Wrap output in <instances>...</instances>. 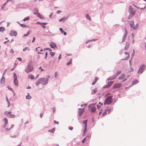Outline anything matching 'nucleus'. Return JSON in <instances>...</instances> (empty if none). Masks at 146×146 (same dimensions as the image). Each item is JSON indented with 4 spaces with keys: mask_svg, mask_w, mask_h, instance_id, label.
Returning a JSON list of instances; mask_svg holds the SVG:
<instances>
[{
    "mask_svg": "<svg viewBox=\"0 0 146 146\" xmlns=\"http://www.w3.org/2000/svg\"><path fill=\"white\" fill-rule=\"evenodd\" d=\"M86 105H87L86 104H83V105H81V107H83V106H84V108H85V107L86 106Z\"/></svg>",
    "mask_w": 146,
    "mask_h": 146,
    "instance_id": "nucleus-47",
    "label": "nucleus"
},
{
    "mask_svg": "<svg viewBox=\"0 0 146 146\" xmlns=\"http://www.w3.org/2000/svg\"><path fill=\"white\" fill-rule=\"evenodd\" d=\"M129 24L130 27L135 30L136 29L138 26V24H136L135 26L134 25V22L133 21H131L129 22Z\"/></svg>",
    "mask_w": 146,
    "mask_h": 146,
    "instance_id": "nucleus-5",
    "label": "nucleus"
},
{
    "mask_svg": "<svg viewBox=\"0 0 146 146\" xmlns=\"http://www.w3.org/2000/svg\"><path fill=\"white\" fill-rule=\"evenodd\" d=\"M31 98V97L29 96V94H28L26 96V98L27 99H30Z\"/></svg>",
    "mask_w": 146,
    "mask_h": 146,
    "instance_id": "nucleus-41",
    "label": "nucleus"
},
{
    "mask_svg": "<svg viewBox=\"0 0 146 146\" xmlns=\"http://www.w3.org/2000/svg\"><path fill=\"white\" fill-rule=\"evenodd\" d=\"M54 124H59V123L58 121H56L55 120H54Z\"/></svg>",
    "mask_w": 146,
    "mask_h": 146,
    "instance_id": "nucleus-44",
    "label": "nucleus"
},
{
    "mask_svg": "<svg viewBox=\"0 0 146 146\" xmlns=\"http://www.w3.org/2000/svg\"><path fill=\"white\" fill-rule=\"evenodd\" d=\"M29 19H30V18H29V17H25V18L24 19L23 21H25L26 20H29Z\"/></svg>",
    "mask_w": 146,
    "mask_h": 146,
    "instance_id": "nucleus-35",
    "label": "nucleus"
},
{
    "mask_svg": "<svg viewBox=\"0 0 146 146\" xmlns=\"http://www.w3.org/2000/svg\"><path fill=\"white\" fill-rule=\"evenodd\" d=\"M30 122L29 121H27L25 123V124H27L29 123Z\"/></svg>",
    "mask_w": 146,
    "mask_h": 146,
    "instance_id": "nucleus-52",
    "label": "nucleus"
},
{
    "mask_svg": "<svg viewBox=\"0 0 146 146\" xmlns=\"http://www.w3.org/2000/svg\"><path fill=\"white\" fill-rule=\"evenodd\" d=\"M99 78L97 77H95L94 80L93 82L92 85H93L95 84Z\"/></svg>",
    "mask_w": 146,
    "mask_h": 146,
    "instance_id": "nucleus-25",
    "label": "nucleus"
},
{
    "mask_svg": "<svg viewBox=\"0 0 146 146\" xmlns=\"http://www.w3.org/2000/svg\"><path fill=\"white\" fill-rule=\"evenodd\" d=\"M17 23L19 24L22 27H25L27 28L29 27V26L25 24H21L19 23V22H17Z\"/></svg>",
    "mask_w": 146,
    "mask_h": 146,
    "instance_id": "nucleus-18",
    "label": "nucleus"
},
{
    "mask_svg": "<svg viewBox=\"0 0 146 146\" xmlns=\"http://www.w3.org/2000/svg\"><path fill=\"white\" fill-rule=\"evenodd\" d=\"M44 49H45L46 50H49L50 51H51V50H52L50 48H45Z\"/></svg>",
    "mask_w": 146,
    "mask_h": 146,
    "instance_id": "nucleus-46",
    "label": "nucleus"
},
{
    "mask_svg": "<svg viewBox=\"0 0 146 146\" xmlns=\"http://www.w3.org/2000/svg\"><path fill=\"white\" fill-rule=\"evenodd\" d=\"M61 12V11H58L57 12V13L58 14H59Z\"/></svg>",
    "mask_w": 146,
    "mask_h": 146,
    "instance_id": "nucleus-64",
    "label": "nucleus"
},
{
    "mask_svg": "<svg viewBox=\"0 0 146 146\" xmlns=\"http://www.w3.org/2000/svg\"><path fill=\"white\" fill-rule=\"evenodd\" d=\"M39 69H40L41 70V71H42L44 70L43 69H42V67L41 66L39 68Z\"/></svg>",
    "mask_w": 146,
    "mask_h": 146,
    "instance_id": "nucleus-62",
    "label": "nucleus"
},
{
    "mask_svg": "<svg viewBox=\"0 0 146 146\" xmlns=\"http://www.w3.org/2000/svg\"><path fill=\"white\" fill-rule=\"evenodd\" d=\"M129 44L128 42H126V45L125 46V49L127 50L129 47Z\"/></svg>",
    "mask_w": 146,
    "mask_h": 146,
    "instance_id": "nucleus-23",
    "label": "nucleus"
},
{
    "mask_svg": "<svg viewBox=\"0 0 146 146\" xmlns=\"http://www.w3.org/2000/svg\"><path fill=\"white\" fill-rule=\"evenodd\" d=\"M10 35L11 36H16L17 35V33L14 31H11L10 33Z\"/></svg>",
    "mask_w": 146,
    "mask_h": 146,
    "instance_id": "nucleus-16",
    "label": "nucleus"
},
{
    "mask_svg": "<svg viewBox=\"0 0 146 146\" xmlns=\"http://www.w3.org/2000/svg\"><path fill=\"white\" fill-rule=\"evenodd\" d=\"M13 78L14 83L16 86H17L18 84V83L17 79V76L15 73H14L13 74Z\"/></svg>",
    "mask_w": 146,
    "mask_h": 146,
    "instance_id": "nucleus-7",
    "label": "nucleus"
},
{
    "mask_svg": "<svg viewBox=\"0 0 146 146\" xmlns=\"http://www.w3.org/2000/svg\"><path fill=\"white\" fill-rule=\"evenodd\" d=\"M5 80V77L3 76L1 78V84H3L4 83Z\"/></svg>",
    "mask_w": 146,
    "mask_h": 146,
    "instance_id": "nucleus-27",
    "label": "nucleus"
},
{
    "mask_svg": "<svg viewBox=\"0 0 146 146\" xmlns=\"http://www.w3.org/2000/svg\"><path fill=\"white\" fill-rule=\"evenodd\" d=\"M89 137V136H88V137L86 136L85 138H84L83 139V140H82V143H84L85 142L86 140L88 139V138Z\"/></svg>",
    "mask_w": 146,
    "mask_h": 146,
    "instance_id": "nucleus-28",
    "label": "nucleus"
},
{
    "mask_svg": "<svg viewBox=\"0 0 146 146\" xmlns=\"http://www.w3.org/2000/svg\"><path fill=\"white\" fill-rule=\"evenodd\" d=\"M64 19H65L64 17H63V18H62L60 19L59 21H63Z\"/></svg>",
    "mask_w": 146,
    "mask_h": 146,
    "instance_id": "nucleus-51",
    "label": "nucleus"
},
{
    "mask_svg": "<svg viewBox=\"0 0 146 146\" xmlns=\"http://www.w3.org/2000/svg\"><path fill=\"white\" fill-rule=\"evenodd\" d=\"M88 107L90 110L92 112L96 110V105L94 104H90L89 106Z\"/></svg>",
    "mask_w": 146,
    "mask_h": 146,
    "instance_id": "nucleus-4",
    "label": "nucleus"
},
{
    "mask_svg": "<svg viewBox=\"0 0 146 146\" xmlns=\"http://www.w3.org/2000/svg\"><path fill=\"white\" fill-rule=\"evenodd\" d=\"M40 24H41L44 25H46L47 24V23H40Z\"/></svg>",
    "mask_w": 146,
    "mask_h": 146,
    "instance_id": "nucleus-55",
    "label": "nucleus"
},
{
    "mask_svg": "<svg viewBox=\"0 0 146 146\" xmlns=\"http://www.w3.org/2000/svg\"><path fill=\"white\" fill-rule=\"evenodd\" d=\"M28 49V50H29L30 49L29 48V47H25V48L23 49V51H26Z\"/></svg>",
    "mask_w": 146,
    "mask_h": 146,
    "instance_id": "nucleus-42",
    "label": "nucleus"
},
{
    "mask_svg": "<svg viewBox=\"0 0 146 146\" xmlns=\"http://www.w3.org/2000/svg\"><path fill=\"white\" fill-rule=\"evenodd\" d=\"M5 30V29L4 27H0V32H3Z\"/></svg>",
    "mask_w": 146,
    "mask_h": 146,
    "instance_id": "nucleus-31",
    "label": "nucleus"
},
{
    "mask_svg": "<svg viewBox=\"0 0 146 146\" xmlns=\"http://www.w3.org/2000/svg\"><path fill=\"white\" fill-rule=\"evenodd\" d=\"M17 59L20 61L22 60V59L20 58H17Z\"/></svg>",
    "mask_w": 146,
    "mask_h": 146,
    "instance_id": "nucleus-54",
    "label": "nucleus"
},
{
    "mask_svg": "<svg viewBox=\"0 0 146 146\" xmlns=\"http://www.w3.org/2000/svg\"><path fill=\"white\" fill-rule=\"evenodd\" d=\"M111 111L110 109H108L106 110L103 113L102 116H104L107 113H110V111Z\"/></svg>",
    "mask_w": 146,
    "mask_h": 146,
    "instance_id": "nucleus-15",
    "label": "nucleus"
},
{
    "mask_svg": "<svg viewBox=\"0 0 146 146\" xmlns=\"http://www.w3.org/2000/svg\"><path fill=\"white\" fill-rule=\"evenodd\" d=\"M41 80L39 79L36 82L35 84L36 85H38L40 84H41Z\"/></svg>",
    "mask_w": 146,
    "mask_h": 146,
    "instance_id": "nucleus-24",
    "label": "nucleus"
},
{
    "mask_svg": "<svg viewBox=\"0 0 146 146\" xmlns=\"http://www.w3.org/2000/svg\"><path fill=\"white\" fill-rule=\"evenodd\" d=\"M83 122L84 125L85 127V128L87 127V120H84L83 121Z\"/></svg>",
    "mask_w": 146,
    "mask_h": 146,
    "instance_id": "nucleus-29",
    "label": "nucleus"
},
{
    "mask_svg": "<svg viewBox=\"0 0 146 146\" xmlns=\"http://www.w3.org/2000/svg\"><path fill=\"white\" fill-rule=\"evenodd\" d=\"M85 111V108H80L78 110V114L79 116H81Z\"/></svg>",
    "mask_w": 146,
    "mask_h": 146,
    "instance_id": "nucleus-9",
    "label": "nucleus"
},
{
    "mask_svg": "<svg viewBox=\"0 0 146 146\" xmlns=\"http://www.w3.org/2000/svg\"><path fill=\"white\" fill-rule=\"evenodd\" d=\"M86 18L89 20L90 21L91 20V19L88 14H87L86 16Z\"/></svg>",
    "mask_w": 146,
    "mask_h": 146,
    "instance_id": "nucleus-33",
    "label": "nucleus"
},
{
    "mask_svg": "<svg viewBox=\"0 0 146 146\" xmlns=\"http://www.w3.org/2000/svg\"><path fill=\"white\" fill-rule=\"evenodd\" d=\"M50 54L52 56H53L54 55L55 53L52 52H50Z\"/></svg>",
    "mask_w": 146,
    "mask_h": 146,
    "instance_id": "nucleus-43",
    "label": "nucleus"
},
{
    "mask_svg": "<svg viewBox=\"0 0 146 146\" xmlns=\"http://www.w3.org/2000/svg\"><path fill=\"white\" fill-rule=\"evenodd\" d=\"M35 37H34L33 38V40L32 41V42H33L35 41Z\"/></svg>",
    "mask_w": 146,
    "mask_h": 146,
    "instance_id": "nucleus-56",
    "label": "nucleus"
},
{
    "mask_svg": "<svg viewBox=\"0 0 146 146\" xmlns=\"http://www.w3.org/2000/svg\"><path fill=\"white\" fill-rule=\"evenodd\" d=\"M102 110H101V111L99 112V115H100L102 113Z\"/></svg>",
    "mask_w": 146,
    "mask_h": 146,
    "instance_id": "nucleus-60",
    "label": "nucleus"
},
{
    "mask_svg": "<svg viewBox=\"0 0 146 146\" xmlns=\"http://www.w3.org/2000/svg\"><path fill=\"white\" fill-rule=\"evenodd\" d=\"M34 14L36 15L37 16L39 17L40 18H41V17H40L41 15L39 13H34Z\"/></svg>",
    "mask_w": 146,
    "mask_h": 146,
    "instance_id": "nucleus-37",
    "label": "nucleus"
},
{
    "mask_svg": "<svg viewBox=\"0 0 146 146\" xmlns=\"http://www.w3.org/2000/svg\"><path fill=\"white\" fill-rule=\"evenodd\" d=\"M73 129V127H69V129L70 130H72V129Z\"/></svg>",
    "mask_w": 146,
    "mask_h": 146,
    "instance_id": "nucleus-57",
    "label": "nucleus"
},
{
    "mask_svg": "<svg viewBox=\"0 0 146 146\" xmlns=\"http://www.w3.org/2000/svg\"><path fill=\"white\" fill-rule=\"evenodd\" d=\"M113 83V81H111L108 83V84L106 87V88H108Z\"/></svg>",
    "mask_w": 146,
    "mask_h": 146,
    "instance_id": "nucleus-19",
    "label": "nucleus"
},
{
    "mask_svg": "<svg viewBox=\"0 0 146 146\" xmlns=\"http://www.w3.org/2000/svg\"><path fill=\"white\" fill-rule=\"evenodd\" d=\"M138 82V81L137 80H135L133 82H132V83L133 84H137Z\"/></svg>",
    "mask_w": 146,
    "mask_h": 146,
    "instance_id": "nucleus-36",
    "label": "nucleus"
},
{
    "mask_svg": "<svg viewBox=\"0 0 146 146\" xmlns=\"http://www.w3.org/2000/svg\"><path fill=\"white\" fill-rule=\"evenodd\" d=\"M35 12L34 13H38V10L37 9H35Z\"/></svg>",
    "mask_w": 146,
    "mask_h": 146,
    "instance_id": "nucleus-58",
    "label": "nucleus"
},
{
    "mask_svg": "<svg viewBox=\"0 0 146 146\" xmlns=\"http://www.w3.org/2000/svg\"><path fill=\"white\" fill-rule=\"evenodd\" d=\"M125 33H124V35H123V38L122 41H124L125 40V39H126V37L127 35V30H126V29L125 28Z\"/></svg>",
    "mask_w": 146,
    "mask_h": 146,
    "instance_id": "nucleus-14",
    "label": "nucleus"
},
{
    "mask_svg": "<svg viewBox=\"0 0 146 146\" xmlns=\"http://www.w3.org/2000/svg\"><path fill=\"white\" fill-rule=\"evenodd\" d=\"M122 86V84L120 83H117L114 84L113 86V89L116 88L120 87Z\"/></svg>",
    "mask_w": 146,
    "mask_h": 146,
    "instance_id": "nucleus-11",
    "label": "nucleus"
},
{
    "mask_svg": "<svg viewBox=\"0 0 146 146\" xmlns=\"http://www.w3.org/2000/svg\"><path fill=\"white\" fill-rule=\"evenodd\" d=\"M41 80V84L42 85L46 84L47 83V80L45 78H39Z\"/></svg>",
    "mask_w": 146,
    "mask_h": 146,
    "instance_id": "nucleus-10",
    "label": "nucleus"
},
{
    "mask_svg": "<svg viewBox=\"0 0 146 146\" xmlns=\"http://www.w3.org/2000/svg\"><path fill=\"white\" fill-rule=\"evenodd\" d=\"M118 79L120 80L122 82H124L126 80V79L125 78V75L123 74H121Z\"/></svg>",
    "mask_w": 146,
    "mask_h": 146,
    "instance_id": "nucleus-6",
    "label": "nucleus"
},
{
    "mask_svg": "<svg viewBox=\"0 0 146 146\" xmlns=\"http://www.w3.org/2000/svg\"><path fill=\"white\" fill-rule=\"evenodd\" d=\"M113 96H110L107 97L105 100L104 104V105L106 104L109 105L111 103L112 101V98Z\"/></svg>",
    "mask_w": 146,
    "mask_h": 146,
    "instance_id": "nucleus-2",
    "label": "nucleus"
},
{
    "mask_svg": "<svg viewBox=\"0 0 146 146\" xmlns=\"http://www.w3.org/2000/svg\"><path fill=\"white\" fill-rule=\"evenodd\" d=\"M146 68V66L144 65H141L139 67V69L137 73L138 74H141L143 72L144 70Z\"/></svg>",
    "mask_w": 146,
    "mask_h": 146,
    "instance_id": "nucleus-3",
    "label": "nucleus"
},
{
    "mask_svg": "<svg viewBox=\"0 0 146 146\" xmlns=\"http://www.w3.org/2000/svg\"><path fill=\"white\" fill-rule=\"evenodd\" d=\"M43 116V113H41L40 114V116L41 118H42Z\"/></svg>",
    "mask_w": 146,
    "mask_h": 146,
    "instance_id": "nucleus-61",
    "label": "nucleus"
},
{
    "mask_svg": "<svg viewBox=\"0 0 146 146\" xmlns=\"http://www.w3.org/2000/svg\"><path fill=\"white\" fill-rule=\"evenodd\" d=\"M134 54H135V51L134 50H133V53L132 54H131L132 57L134 56Z\"/></svg>",
    "mask_w": 146,
    "mask_h": 146,
    "instance_id": "nucleus-49",
    "label": "nucleus"
},
{
    "mask_svg": "<svg viewBox=\"0 0 146 146\" xmlns=\"http://www.w3.org/2000/svg\"><path fill=\"white\" fill-rule=\"evenodd\" d=\"M34 69L33 66L31 64H29L25 69V71L27 73L32 72Z\"/></svg>",
    "mask_w": 146,
    "mask_h": 146,
    "instance_id": "nucleus-1",
    "label": "nucleus"
},
{
    "mask_svg": "<svg viewBox=\"0 0 146 146\" xmlns=\"http://www.w3.org/2000/svg\"><path fill=\"white\" fill-rule=\"evenodd\" d=\"M72 59H70V60L69 62L67 63L66 64L67 65H70V64H72Z\"/></svg>",
    "mask_w": 146,
    "mask_h": 146,
    "instance_id": "nucleus-34",
    "label": "nucleus"
},
{
    "mask_svg": "<svg viewBox=\"0 0 146 146\" xmlns=\"http://www.w3.org/2000/svg\"><path fill=\"white\" fill-rule=\"evenodd\" d=\"M30 31H29L26 34H25L23 35V36L25 37L27 36L30 34Z\"/></svg>",
    "mask_w": 146,
    "mask_h": 146,
    "instance_id": "nucleus-38",
    "label": "nucleus"
},
{
    "mask_svg": "<svg viewBox=\"0 0 146 146\" xmlns=\"http://www.w3.org/2000/svg\"><path fill=\"white\" fill-rule=\"evenodd\" d=\"M28 76V78H30L31 79L33 80L34 78V76L32 75H29Z\"/></svg>",
    "mask_w": 146,
    "mask_h": 146,
    "instance_id": "nucleus-32",
    "label": "nucleus"
},
{
    "mask_svg": "<svg viewBox=\"0 0 146 146\" xmlns=\"http://www.w3.org/2000/svg\"><path fill=\"white\" fill-rule=\"evenodd\" d=\"M125 55H127V57H126L125 59V60H128L129 58V53H128V52H125Z\"/></svg>",
    "mask_w": 146,
    "mask_h": 146,
    "instance_id": "nucleus-20",
    "label": "nucleus"
},
{
    "mask_svg": "<svg viewBox=\"0 0 146 146\" xmlns=\"http://www.w3.org/2000/svg\"><path fill=\"white\" fill-rule=\"evenodd\" d=\"M97 91L98 89L97 88H96L93 90L92 92V93L93 94H94L97 92Z\"/></svg>",
    "mask_w": 146,
    "mask_h": 146,
    "instance_id": "nucleus-26",
    "label": "nucleus"
},
{
    "mask_svg": "<svg viewBox=\"0 0 146 146\" xmlns=\"http://www.w3.org/2000/svg\"><path fill=\"white\" fill-rule=\"evenodd\" d=\"M117 76L115 75H114V76H113L111 78H109L108 79V80H113L114 79H115L116 77H117Z\"/></svg>",
    "mask_w": 146,
    "mask_h": 146,
    "instance_id": "nucleus-30",
    "label": "nucleus"
},
{
    "mask_svg": "<svg viewBox=\"0 0 146 146\" xmlns=\"http://www.w3.org/2000/svg\"><path fill=\"white\" fill-rule=\"evenodd\" d=\"M57 72H56L55 73V74H54V77H56L57 76Z\"/></svg>",
    "mask_w": 146,
    "mask_h": 146,
    "instance_id": "nucleus-53",
    "label": "nucleus"
},
{
    "mask_svg": "<svg viewBox=\"0 0 146 146\" xmlns=\"http://www.w3.org/2000/svg\"><path fill=\"white\" fill-rule=\"evenodd\" d=\"M52 110L53 111V113H54V111H55V109L54 108H52Z\"/></svg>",
    "mask_w": 146,
    "mask_h": 146,
    "instance_id": "nucleus-63",
    "label": "nucleus"
},
{
    "mask_svg": "<svg viewBox=\"0 0 146 146\" xmlns=\"http://www.w3.org/2000/svg\"><path fill=\"white\" fill-rule=\"evenodd\" d=\"M129 12L130 15L131 16H133L135 13V11L132 10V9L131 7V6L129 7Z\"/></svg>",
    "mask_w": 146,
    "mask_h": 146,
    "instance_id": "nucleus-13",
    "label": "nucleus"
},
{
    "mask_svg": "<svg viewBox=\"0 0 146 146\" xmlns=\"http://www.w3.org/2000/svg\"><path fill=\"white\" fill-rule=\"evenodd\" d=\"M6 126H7L5 128L7 131H8L13 127V125L9 124L7 125Z\"/></svg>",
    "mask_w": 146,
    "mask_h": 146,
    "instance_id": "nucleus-12",
    "label": "nucleus"
},
{
    "mask_svg": "<svg viewBox=\"0 0 146 146\" xmlns=\"http://www.w3.org/2000/svg\"><path fill=\"white\" fill-rule=\"evenodd\" d=\"M60 30L62 34L63 33L64 34V35H66V34H67L64 31L62 28H60Z\"/></svg>",
    "mask_w": 146,
    "mask_h": 146,
    "instance_id": "nucleus-22",
    "label": "nucleus"
},
{
    "mask_svg": "<svg viewBox=\"0 0 146 146\" xmlns=\"http://www.w3.org/2000/svg\"><path fill=\"white\" fill-rule=\"evenodd\" d=\"M86 128L87 127H86L85 128V127H84V133H85V132L87 130Z\"/></svg>",
    "mask_w": 146,
    "mask_h": 146,
    "instance_id": "nucleus-59",
    "label": "nucleus"
},
{
    "mask_svg": "<svg viewBox=\"0 0 146 146\" xmlns=\"http://www.w3.org/2000/svg\"><path fill=\"white\" fill-rule=\"evenodd\" d=\"M50 46L51 48H53L56 46V45L53 42H52L50 43Z\"/></svg>",
    "mask_w": 146,
    "mask_h": 146,
    "instance_id": "nucleus-21",
    "label": "nucleus"
},
{
    "mask_svg": "<svg viewBox=\"0 0 146 146\" xmlns=\"http://www.w3.org/2000/svg\"><path fill=\"white\" fill-rule=\"evenodd\" d=\"M10 52L12 54L13 53H14V51L12 49H11L10 50Z\"/></svg>",
    "mask_w": 146,
    "mask_h": 146,
    "instance_id": "nucleus-45",
    "label": "nucleus"
},
{
    "mask_svg": "<svg viewBox=\"0 0 146 146\" xmlns=\"http://www.w3.org/2000/svg\"><path fill=\"white\" fill-rule=\"evenodd\" d=\"M4 121L5 122V125H4V128H5L7 126H6V125L8 123V121L6 117L4 119Z\"/></svg>",
    "mask_w": 146,
    "mask_h": 146,
    "instance_id": "nucleus-17",
    "label": "nucleus"
},
{
    "mask_svg": "<svg viewBox=\"0 0 146 146\" xmlns=\"http://www.w3.org/2000/svg\"><path fill=\"white\" fill-rule=\"evenodd\" d=\"M7 102L8 105V107H9L10 106V102L8 100H7Z\"/></svg>",
    "mask_w": 146,
    "mask_h": 146,
    "instance_id": "nucleus-48",
    "label": "nucleus"
},
{
    "mask_svg": "<svg viewBox=\"0 0 146 146\" xmlns=\"http://www.w3.org/2000/svg\"><path fill=\"white\" fill-rule=\"evenodd\" d=\"M11 111H6L5 112V114L9 118H14L15 116L14 115L11 114Z\"/></svg>",
    "mask_w": 146,
    "mask_h": 146,
    "instance_id": "nucleus-8",
    "label": "nucleus"
},
{
    "mask_svg": "<svg viewBox=\"0 0 146 146\" xmlns=\"http://www.w3.org/2000/svg\"><path fill=\"white\" fill-rule=\"evenodd\" d=\"M55 129L54 128H53L51 130H48V131L49 132H50L52 133H53L55 131Z\"/></svg>",
    "mask_w": 146,
    "mask_h": 146,
    "instance_id": "nucleus-39",
    "label": "nucleus"
},
{
    "mask_svg": "<svg viewBox=\"0 0 146 146\" xmlns=\"http://www.w3.org/2000/svg\"><path fill=\"white\" fill-rule=\"evenodd\" d=\"M121 71H117L116 73L115 74V75L117 76H118V75L120 74L121 73Z\"/></svg>",
    "mask_w": 146,
    "mask_h": 146,
    "instance_id": "nucleus-40",
    "label": "nucleus"
},
{
    "mask_svg": "<svg viewBox=\"0 0 146 146\" xmlns=\"http://www.w3.org/2000/svg\"><path fill=\"white\" fill-rule=\"evenodd\" d=\"M11 137L13 138H15L17 137V135H12Z\"/></svg>",
    "mask_w": 146,
    "mask_h": 146,
    "instance_id": "nucleus-50",
    "label": "nucleus"
}]
</instances>
